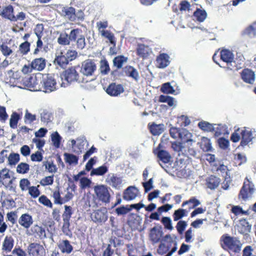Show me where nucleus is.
Instances as JSON below:
<instances>
[{"mask_svg": "<svg viewBox=\"0 0 256 256\" xmlns=\"http://www.w3.org/2000/svg\"><path fill=\"white\" fill-rule=\"evenodd\" d=\"M58 42L61 45H69L70 42H74V46L76 49L82 50L86 46V39L82 34V30L79 28H74L70 30L69 34L66 32L60 34Z\"/></svg>", "mask_w": 256, "mask_h": 256, "instance_id": "nucleus-1", "label": "nucleus"}, {"mask_svg": "<svg viewBox=\"0 0 256 256\" xmlns=\"http://www.w3.org/2000/svg\"><path fill=\"white\" fill-rule=\"evenodd\" d=\"M256 191L255 185L251 178L246 177L241 188L238 198L244 201L251 199Z\"/></svg>", "mask_w": 256, "mask_h": 256, "instance_id": "nucleus-2", "label": "nucleus"}, {"mask_svg": "<svg viewBox=\"0 0 256 256\" xmlns=\"http://www.w3.org/2000/svg\"><path fill=\"white\" fill-rule=\"evenodd\" d=\"M62 79H64L68 84L74 82L79 83H86L88 82H92L93 79L86 80L84 78H80L78 76V74L76 70L74 68L71 67L66 70L62 74Z\"/></svg>", "mask_w": 256, "mask_h": 256, "instance_id": "nucleus-3", "label": "nucleus"}, {"mask_svg": "<svg viewBox=\"0 0 256 256\" xmlns=\"http://www.w3.org/2000/svg\"><path fill=\"white\" fill-rule=\"evenodd\" d=\"M94 190L97 199L104 204L110 202L111 190L108 186L104 184H98L94 186Z\"/></svg>", "mask_w": 256, "mask_h": 256, "instance_id": "nucleus-4", "label": "nucleus"}, {"mask_svg": "<svg viewBox=\"0 0 256 256\" xmlns=\"http://www.w3.org/2000/svg\"><path fill=\"white\" fill-rule=\"evenodd\" d=\"M40 82L43 88L42 91L46 93H50L56 90V82L54 76L51 74L42 75Z\"/></svg>", "mask_w": 256, "mask_h": 256, "instance_id": "nucleus-5", "label": "nucleus"}, {"mask_svg": "<svg viewBox=\"0 0 256 256\" xmlns=\"http://www.w3.org/2000/svg\"><path fill=\"white\" fill-rule=\"evenodd\" d=\"M96 70V66L94 61L91 60H86L82 64L80 72L84 76H86V80H90V77L92 76ZM93 81L94 80L92 78Z\"/></svg>", "mask_w": 256, "mask_h": 256, "instance_id": "nucleus-6", "label": "nucleus"}, {"mask_svg": "<svg viewBox=\"0 0 256 256\" xmlns=\"http://www.w3.org/2000/svg\"><path fill=\"white\" fill-rule=\"evenodd\" d=\"M224 243L228 250L234 252H239L242 246V243L237 238L230 236H226L224 238Z\"/></svg>", "mask_w": 256, "mask_h": 256, "instance_id": "nucleus-7", "label": "nucleus"}, {"mask_svg": "<svg viewBox=\"0 0 256 256\" xmlns=\"http://www.w3.org/2000/svg\"><path fill=\"white\" fill-rule=\"evenodd\" d=\"M28 252L30 256H45L46 250L42 245L33 242L30 244L28 247Z\"/></svg>", "mask_w": 256, "mask_h": 256, "instance_id": "nucleus-8", "label": "nucleus"}, {"mask_svg": "<svg viewBox=\"0 0 256 256\" xmlns=\"http://www.w3.org/2000/svg\"><path fill=\"white\" fill-rule=\"evenodd\" d=\"M164 234L162 227L157 226L152 228L149 234L150 239L153 244L158 242Z\"/></svg>", "mask_w": 256, "mask_h": 256, "instance_id": "nucleus-9", "label": "nucleus"}, {"mask_svg": "<svg viewBox=\"0 0 256 256\" xmlns=\"http://www.w3.org/2000/svg\"><path fill=\"white\" fill-rule=\"evenodd\" d=\"M106 182L114 188L120 189L122 184V180L112 173L108 174Z\"/></svg>", "mask_w": 256, "mask_h": 256, "instance_id": "nucleus-10", "label": "nucleus"}, {"mask_svg": "<svg viewBox=\"0 0 256 256\" xmlns=\"http://www.w3.org/2000/svg\"><path fill=\"white\" fill-rule=\"evenodd\" d=\"M91 218L94 222H104L108 220L107 210L103 208L95 210L92 212Z\"/></svg>", "mask_w": 256, "mask_h": 256, "instance_id": "nucleus-11", "label": "nucleus"}, {"mask_svg": "<svg viewBox=\"0 0 256 256\" xmlns=\"http://www.w3.org/2000/svg\"><path fill=\"white\" fill-rule=\"evenodd\" d=\"M240 134L242 136L240 144L242 146L248 144L254 138V132L245 128L241 129Z\"/></svg>", "mask_w": 256, "mask_h": 256, "instance_id": "nucleus-12", "label": "nucleus"}, {"mask_svg": "<svg viewBox=\"0 0 256 256\" xmlns=\"http://www.w3.org/2000/svg\"><path fill=\"white\" fill-rule=\"evenodd\" d=\"M241 78L242 80L248 84H253L256 80L254 72L250 69L245 68L240 72Z\"/></svg>", "mask_w": 256, "mask_h": 256, "instance_id": "nucleus-13", "label": "nucleus"}, {"mask_svg": "<svg viewBox=\"0 0 256 256\" xmlns=\"http://www.w3.org/2000/svg\"><path fill=\"white\" fill-rule=\"evenodd\" d=\"M198 126L199 128L207 132L214 131L216 134L218 135H220L224 133L222 132L218 131L219 129L220 130L221 128L224 127V126H221V125H218L216 128H215L214 126H216V124L212 125L206 122H200L198 123Z\"/></svg>", "mask_w": 256, "mask_h": 256, "instance_id": "nucleus-14", "label": "nucleus"}, {"mask_svg": "<svg viewBox=\"0 0 256 256\" xmlns=\"http://www.w3.org/2000/svg\"><path fill=\"white\" fill-rule=\"evenodd\" d=\"M41 76H26L22 80L23 84L28 88H34L38 85Z\"/></svg>", "mask_w": 256, "mask_h": 256, "instance_id": "nucleus-15", "label": "nucleus"}, {"mask_svg": "<svg viewBox=\"0 0 256 256\" xmlns=\"http://www.w3.org/2000/svg\"><path fill=\"white\" fill-rule=\"evenodd\" d=\"M139 194L138 190L134 186L128 187L124 192L123 198L126 200H132L135 199Z\"/></svg>", "mask_w": 256, "mask_h": 256, "instance_id": "nucleus-16", "label": "nucleus"}, {"mask_svg": "<svg viewBox=\"0 0 256 256\" xmlns=\"http://www.w3.org/2000/svg\"><path fill=\"white\" fill-rule=\"evenodd\" d=\"M34 220L32 216L27 213L22 214L18 220L19 224L26 229L30 228Z\"/></svg>", "mask_w": 256, "mask_h": 256, "instance_id": "nucleus-17", "label": "nucleus"}, {"mask_svg": "<svg viewBox=\"0 0 256 256\" xmlns=\"http://www.w3.org/2000/svg\"><path fill=\"white\" fill-rule=\"evenodd\" d=\"M124 92V88L120 84L114 83L110 84L106 90L108 94L111 96H118Z\"/></svg>", "mask_w": 256, "mask_h": 256, "instance_id": "nucleus-18", "label": "nucleus"}, {"mask_svg": "<svg viewBox=\"0 0 256 256\" xmlns=\"http://www.w3.org/2000/svg\"><path fill=\"white\" fill-rule=\"evenodd\" d=\"M61 14L70 21L74 22L76 20L75 9L72 7L65 6L62 8Z\"/></svg>", "mask_w": 256, "mask_h": 256, "instance_id": "nucleus-19", "label": "nucleus"}, {"mask_svg": "<svg viewBox=\"0 0 256 256\" xmlns=\"http://www.w3.org/2000/svg\"><path fill=\"white\" fill-rule=\"evenodd\" d=\"M14 246V240L12 236H6L2 243V250L6 252H11Z\"/></svg>", "mask_w": 256, "mask_h": 256, "instance_id": "nucleus-20", "label": "nucleus"}, {"mask_svg": "<svg viewBox=\"0 0 256 256\" xmlns=\"http://www.w3.org/2000/svg\"><path fill=\"white\" fill-rule=\"evenodd\" d=\"M238 227V232L244 235L248 234L252 229V225L246 219H242L240 220Z\"/></svg>", "mask_w": 256, "mask_h": 256, "instance_id": "nucleus-21", "label": "nucleus"}, {"mask_svg": "<svg viewBox=\"0 0 256 256\" xmlns=\"http://www.w3.org/2000/svg\"><path fill=\"white\" fill-rule=\"evenodd\" d=\"M158 66L159 68H164L168 66L170 63V56L166 54H160L156 58Z\"/></svg>", "mask_w": 256, "mask_h": 256, "instance_id": "nucleus-22", "label": "nucleus"}, {"mask_svg": "<svg viewBox=\"0 0 256 256\" xmlns=\"http://www.w3.org/2000/svg\"><path fill=\"white\" fill-rule=\"evenodd\" d=\"M200 8L197 7L194 12L193 16L194 19L199 22H203L206 18L208 14L206 11L202 8V6Z\"/></svg>", "mask_w": 256, "mask_h": 256, "instance_id": "nucleus-23", "label": "nucleus"}, {"mask_svg": "<svg viewBox=\"0 0 256 256\" xmlns=\"http://www.w3.org/2000/svg\"><path fill=\"white\" fill-rule=\"evenodd\" d=\"M32 69L41 71L46 67V60L42 58L34 60L30 64Z\"/></svg>", "mask_w": 256, "mask_h": 256, "instance_id": "nucleus-24", "label": "nucleus"}, {"mask_svg": "<svg viewBox=\"0 0 256 256\" xmlns=\"http://www.w3.org/2000/svg\"><path fill=\"white\" fill-rule=\"evenodd\" d=\"M154 152L157 155L159 160L162 161V163L165 164L170 162L172 158L167 151L164 150H158V149L154 150Z\"/></svg>", "mask_w": 256, "mask_h": 256, "instance_id": "nucleus-25", "label": "nucleus"}, {"mask_svg": "<svg viewBox=\"0 0 256 256\" xmlns=\"http://www.w3.org/2000/svg\"><path fill=\"white\" fill-rule=\"evenodd\" d=\"M192 134L186 128H180L179 132V138L182 142H192L194 140L192 138Z\"/></svg>", "mask_w": 256, "mask_h": 256, "instance_id": "nucleus-26", "label": "nucleus"}, {"mask_svg": "<svg viewBox=\"0 0 256 256\" xmlns=\"http://www.w3.org/2000/svg\"><path fill=\"white\" fill-rule=\"evenodd\" d=\"M58 247L62 253L70 254L73 250L72 246L70 244V242L67 240H62L60 242Z\"/></svg>", "mask_w": 256, "mask_h": 256, "instance_id": "nucleus-27", "label": "nucleus"}, {"mask_svg": "<svg viewBox=\"0 0 256 256\" xmlns=\"http://www.w3.org/2000/svg\"><path fill=\"white\" fill-rule=\"evenodd\" d=\"M206 186L208 188L211 190L216 188L220 184V179L214 176H210L206 180Z\"/></svg>", "mask_w": 256, "mask_h": 256, "instance_id": "nucleus-28", "label": "nucleus"}, {"mask_svg": "<svg viewBox=\"0 0 256 256\" xmlns=\"http://www.w3.org/2000/svg\"><path fill=\"white\" fill-rule=\"evenodd\" d=\"M220 58L224 62H232L234 59V54L230 50L224 49L220 52Z\"/></svg>", "mask_w": 256, "mask_h": 256, "instance_id": "nucleus-29", "label": "nucleus"}, {"mask_svg": "<svg viewBox=\"0 0 256 256\" xmlns=\"http://www.w3.org/2000/svg\"><path fill=\"white\" fill-rule=\"evenodd\" d=\"M151 52V49L148 46L143 44L138 45L137 48V54L139 56L142 58H146L148 56Z\"/></svg>", "mask_w": 256, "mask_h": 256, "instance_id": "nucleus-30", "label": "nucleus"}, {"mask_svg": "<svg viewBox=\"0 0 256 256\" xmlns=\"http://www.w3.org/2000/svg\"><path fill=\"white\" fill-rule=\"evenodd\" d=\"M188 210L186 209L178 208L176 210L172 215L174 220L178 221L188 214Z\"/></svg>", "mask_w": 256, "mask_h": 256, "instance_id": "nucleus-31", "label": "nucleus"}, {"mask_svg": "<svg viewBox=\"0 0 256 256\" xmlns=\"http://www.w3.org/2000/svg\"><path fill=\"white\" fill-rule=\"evenodd\" d=\"M32 231L34 233H36L41 240L46 238L45 229L40 226L37 224L34 225L32 228Z\"/></svg>", "mask_w": 256, "mask_h": 256, "instance_id": "nucleus-32", "label": "nucleus"}, {"mask_svg": "<svg viewBox=\"0 0 256 256\" xmlns=\"http://www.w3.org/2000/svg\"><path fill=\"white\" fill-rule=\"evenodd\" d=\"M164 124H153L150 126V131L153 135H160L164 130Z\"/></svg>", "mask_w": 256, "mask_h": 256, "instance_id": "nucleus-33", "label": "nucleus"}, {"mask_svg": "<svg viewBox=\"0 0 256 256\" xmlns=\"http://www.w3.org/2000/svg\"><path fill=\"white\" fill-rule=\"evenodd\" d=\"M108 168L106 166L103 165L98 168H93L91 170L90 176H103L107 172Z\"/></svg>", "mask_w": 256, "mask_h": 256, "instance_id": "nucleus-34", "label": "nucleus"}, {"mask_svg": "<svg viewBox=\"0 0 256 256\" xmlns=\"http://www.w3.org/2000/svg\"><path fill=\"white\" fill-rule=\"evenodd\" d=\"M54 62L60 67L64 68L68 64V60L66 56L61 54L56 56Z\"/></svg>", "mask_w": 256, "mask_h": 256, "instance_id": "nucleus-35", "label": "nucleus"}, {"mask_svg": "<svg viewBox=\"0 0 256 256\" xmlns=\"http://www.w3.org/2000/svg\"><path fill=\"white\" fill-rule=\"evenodd\" d=\"M13 11V7L12 6L9 5L3 9L2 12V15L4 18H6L12 21L14 16Z\"/></svg>", "mask_w": 256, "mask_h": 256, "instance_id": "nucleus-36", "label": "nucleus"}, {"mask_svg": "<svg viewBox=\"0 0 256 256\" xmlns=\"http://www.w3.org/2000/svg\"><path fill=\"white\" fill-rule=\"evenodd\" d=\"M200 204V202L198 200L195 198H192L189 200L184 202L182 206L184 207L186 205H188V208L190 210L198 206Z\"/></svg>", "mask_w": 256, "mask_h": 256, "instance_id": "nucleus-37", "label": "nucleus"}, {"mask_svg": "<svg viewBox=\"0 0 256 256\" xmlns=\"http://www.w3.org/2000/svg\"><path fill=\"white\" fill-rule=\"evenodd\" d=\"M20 119V116L16 112H14L10 116V126L12 128H16L17 126L18 122Z\"/></svg>", "mask_w": 256, "mask_h": 256, "instance_id": "nucleus-38", "label": "nucleus"}, {"mask_svg": "<svg viewBox=\"0 0 256 256\" xmlns=\"http://www.w3.org/2000/svg\"><path fill=\"white\" fill-rule=\"evenodd\" d=\"M8 164L15 166L20 160V154L17 153L11 152L8 157Z\"/></svg>", "mask_w": 256, "mask_h": 256, "instance_id": "nucleus-39", "label": "nucleus"}, {"mask_svg": "<svg viewBox=\"0 0 256 256\" xmlns=\"http://www.w3.org/2000/svg\"><path fill=\"white\" fill-rule=\"evenodd\" d=\"M126 58L122 56H118L113 60L114 65L118 68H120L122 66L124 63L126 62Z\"/></svg>", "mask_w": 256, "mask_h": 256, "instance_id": "nucleus-40", "label": "nucleus"}, {"mask_svg": "<svg viewBox=\"0 0 256 256\" xmlns=\"http://www.w3.org/2000/svg\"><path fill=\"white\" fill-rule=\"evenodd\" d=\"M8 178H10L9 170L6 168H4L0 170V182L3 185H5Z\"/></svg>", "mask_w": 256, "mask_h": 256, "instance_id": "nucleus-41", "label": "nucleus"}, {"mask_svg": "<svg viewBox=\"0 0 256 256\" xmlns=\"http://www.w3.org/2000/svg\"><path fill=\"white\" fill-rule=\"evenodd\" d=\"M232 212L236 216L248 215L249 212L248 210H244L238 206H233L231 210Z\"/></svg>", "mask_w": 256, "mask_h": 256, "instance_id": "nucleus-42", "label": "nucleus"}, {"mask_svg": "<svg viewBox=\"0 0 256 256\" xmlns=\"http://www.w3.org/2000/svg\"><path fill=\"white\" fill-rule=\"evenodd\" d=\"M102 36L104 37L108 38L110 43L115 45L116 42L114 40V34L110 32V30H105L104 31H101L100 32Z\"/></svg>", "mask_w": 256, "mask_h": 256, "instance_id": "nucleus-43", "label": "nucleus"}, {"mask_svg": "<svg viewBox=\"0 0 256 256\" xmlns=\"http://www.w3.org/2000/svg\"><path fill=\"white\" fill-rule=\"evenodd\" d=\"M126 68V74L132 78L134 80H138L139 78V75L136 70L135 69L134 67L130 66Z\"/></svg>", "mask_w": 256, "mask_h": 256, "instance_id": "nucleus-44", "label": "nucleus"}, {"mask_svg": "<svg viewBox=\"0 0 256 256\" xmlns=\"http://www.w3.org/2000/svg\"><path fill=\"white\" fill-rule=\"evenodd\" d=\"M78 144H76V146L78 149V150H74V152H82V150L84 149V146L85 144H86L88 145V142L86 139V138L84 136H82L76 139Z\"/></svg>", "mask_w": 256, "mask_h": 256, "instance_id": "nucleus-45", "label": "nucleus"}, {"mask_svg": "<svg viewBox=\"0 0 256 256\" xmlns=\"http://www.w3.org/2000/svg\"><path fill=\"white\" fill-rule=\"evenodd\" d=\"M0 50L2 54L6 57L10 56L13 53V50L4 44L0 46Z\"/></svg>", "mask_w": 256, "mask_h": 256, "instance_id": "nucleus-46", "label": "nucleus"}, {"mask_svg": "<svg viewBox=\"0 0 256 256\" xmlns=\"http://www.w3.org/2000/svg\"><path fill=\"white\" fill-rule=\"evenodd\" d=\"M159 101L162 102H166L170 106H174V98L170 96L161 95L159 98Z\"/></svg>", "mask_w": 256, "mask_h": 256, "instance_id": "nucleus-47", "label": "nucleus"}, {"mask_svg": "<svg viewBox=\"0 0 256 256\" xmlns=\"http://www.w3.org/2000/svg\"><path fill=\"white\" fill-rule=\"evenodd\" d=\"M161 222L164 224L165 228L170 230H172L174 229V227L172 226V221L170 217H162Z\"/></svg>", "mask_w": 256, "mask_h": 256, "instance_id": "nucleus-48", "label": "nucleus"}, {"mask_svg": "<svg viewBox=\"0 0 256 256\" xmlns=\"http://www.w3.org/2000/svg\"><path fill=\"white\" fill-rule=\"evenodd\" d=\"M66 162L69 164H77L78 162V158L76 156L68 153H65L64 154Z\"/></svg>", "mask_w": 256, "mask_h": 256, "instance_id": "nucleus-49", "label": "nucleus"}, {"mask_svg": "<svg viewBox=\"0 0 256 256\" xmlns=\"http://www.w3.org/2000/svg\"><path fill=\"white\" fill-rule=\"evenodd\" d=\"M64 212L62 214L64 222H70L72 214V208L70 206H64Z\"/></svg>", "mask_w": 256, "mask_h": 256, "instance_id": "nucleus-50", "label": "nucleus"}, {"mask_svg": "<svg viewBox=\"0 0 256 256\" xmlns=\"http://www.w3.org/2000/svg\"><path fill=\"white\" fill-rule=\"evenodd\" d=\"M100 72L102 74H106L110 72V68L108 62L106 60L100 61Z\"/></svg>", "mask_w": 256, "mask_h": 256, "instance_id": "nucleus-51", "label": "nucleus"}, {"mask_svg": "<svg viewBox=\"0 0 256 256\" xmlns=\"http://www.w3.org/2000/svg\"><path fill=\"white\" fill-rule=\"evenodd\" d=\"M30 170V166L24 162H21L18 164L16 168V172L19 174H26Z\"/></svg>", "mask_w": 256, "mask_h": 256, "instance_id": "nucleus-52", "label": "nucleus"}, {"mask_svg": "<svg viewBox=\"0 0 256 256\" xmlns=\"http://www.w3.org/2000/svg\"><path fill=\"white\" fill-rule=\"evenodd\" d=\"M51 138L54 146L57 148H59L62 138L58 133L57 132H56L52 134L51 135Z\"/></svg>", "mask_w": 256, "mask_h": 256, "instance_id": "nucleus-53", "label": "nucleus"}, {"mask_svg": "<svg viewBox=\"0 0 256 256\" xmlns=\"http://www.w3.org/2000/svg\"><path fill=\"white\" fill-rule=\"evenodd\" d=\"M36 120V116L29 112L26 110L24 116V122L25 124H32Z\"/></svg>", "mask_w": 256, "mask_h": 256, "instance_id": "nucleus-54", "label": "nucleus"}, {"mask_svg": "<svg viewBox=\"0 0 256 256\" xmlns=\"http://www.w3.org/2000/svg\"><path fill=\"white\" fill-rule=\"evenodd\" d=\"M43 165L45 166L46 170H47L49 172L55 173L57 171V168L52 162H43Z\"/></svg>", "mask_w": 256, "mask_h": 256, "instance_id": "nucleus-55", "label": "nucleus"}, {"mask_svg": "<svg viewBox=\"0 0 256 256\" xmlns=\"http://www.w3.org/2000/svg\"><path fill=\"white\" fill-rule=\"evenodd\" d=\"M187 226L188 224L186 221L179 220L176 226L178 233L180 234H182Z\"/></svg>", "mask_w": 256, "mask_h": 256, "instance_id": "nucleus-56", "label": "nucleus"}, {"mask_svg": "<svg viewBox=\"0 0 256 256\" xmlns=\"http://www.w3.org/2000/svg\"><path fill=\"white\" fill-rule=\"evenodd\" d=\"M161 90L162 92L166 94H173L175 92L173 87L169 82L163 84L161 88Z\"/></svg>", "mask_w": 256, "mask_h": 256, "instance_id": "nucleus-57", "label": "nucleus"}, {"mask_svg": "<svg viewBox=\"0 0 256 256\" xmlns=\"http://www.w3.org/2000/svg\"><path fill=\"white\" fill-rule=\"evenodd\" d=\"M19 50L22 54H27L30 50V43L26 41L21 44L20 46Z\"/></svg>", "mask_w": 256, "mask_h": 256, "instance_id": "nucleus-58", "label": "nucleus"}, {"mask_svg": "<svg viewBox=\"0 0 256 256\" xmlns=\"http://www.w3.org/2000/svg\"><path fill=\"white\" fill-rule=\"evenodd\" d=\"M30 182L27 178L21 179L20 181V187L22 191H26L30 188Z\"/></svg>", "mask_w": 256, "mask_h": 256, "instance_id": "nucleus-59", "label": "nucleus"}, {"mask_svg": "<svg viewBox=\"0 0 256 256\" xmlns=\"http://www.w3.org/2000/svg\"><path fill=\"white\" fill-rule=\"evenodd\" d=\"M244 34L250 36H252L256 34V23L248 26L244 31Z\"/></svg>", "mask_w": 256, "mask_h": 256, "instance_id": "nucleus-60", "label": "nucleus"}, {"mask_svg": "<svg viewBox=\"0 0 256 256\" xmlns=\"http://www.w3.org/2000/svg\"><path fill=\"white\" fill-rule=\"evenodd\" d=\"M242 256H256V254L251 246H248L243 250Z\"/></svg>", "mask_w": 256, "mask_h": 256, "instance_id": "nucleus-61", "label": "nucleus"}, {"mask_svg": "<svg viewBox=\"0 0 256 256\" xmlns=\"http://www.w3.org/2000/svg\"><path fill=\"white\" fill-rule=\"evenodd\" d=\"M39 202L48 207L52 208V204L51 201L45 196H40L38 199Z\"/></svg>", "mask_w": 256, "mask_h": 256, "instance_id": "nucleus-62", "label": "nucleus"}, {"mask_svg": "<svg viewBox=\"0 0 256 256\" xmlns=\"http://www.w3.org/2000/svg\"><path fill=\"white\" fill-rule=\"evenodd\" d=\"M204 147L202 148L204 150L208 152L210 151L212 149V146L210 144V140L206 138H202V146Z\"/></svg>", "mask_w": 256, "mask_h": 256, "instance_id": "nucleus-63", "label": "nucleus"}, {"mask_svg": "<svg viewBox=\"0 0 256 256\" xmlns=\"http://www.w3.org/2000/svg\"><path fill=\"white\" fill-rule=\"evenodd\" d=\"M54 176H48L42 180L40 182V184L42 186H45L48 185H51L54 182Z\"/></svg>", "mask_w": 256, "mask_h": 256, "instance_id": "nucleus-64", "label": "nucleus"}]
</instances>
